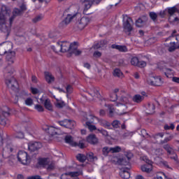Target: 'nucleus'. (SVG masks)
<instances>
[{
	"label": "nucleus",
	"mask_w": 179,
	"mask_h": 179,
	"mask_svg": "<svg viewBox=\"0 0 179 179\" xmlns=\"http://www.w3.org/2000/svg\"><path fill=\"white\" fill-rule=\"evenodd\" d=\"M20 10H21V12L22 13H24L25 12V10H27V7H26V5L24 4H22L20 6Z\"/></svg>",
	"instance_id": "nucleus-59"
},
{
	"label": "nucleus",
	"mask_w": 179,
	"mask_h": 179,
	"mask_svg": "<svg viewBox=\"0 0 179 179\" xmlns=\"http://www.w3.org/2000/svg\"><path fill=\"white\" fill-rule=\"evenodd\" d=\"M123 29L124 33L127 36H131L132 31H134V27H132V19L131 17H124L123 19Z\"/></svg>",
	"instance_id": "nucleus-7"
},
{
	"label": "nucleus",
	"mask_w": 179,
	"mask_h": 179,
	"mask_svg": "<svg viewBox=\"0 0 179 179\" xmlns=\"http://www.w3.org/2000/svg\"><path fill=\"white\" fill-rule=\"evenodd\" d=\"M113 76H117V78H122V72L119 69H115L113 71Z\"/></svg>",
	"instance_id": "nucleus-38"
},
{
	"label": "nucleus",
	"mask_w": 179,
	"mask_h": 179,
	"mask_svg": "<svg viewBox=\"0 0 179 179\" xmlns=\"http://www.w3.org/2000/svg\"><path fill=\"white\" fill-rule=\"evenodd\" d=\"M45 78L46 82L48 83H52L55 80V78L52 76V74L50 72H45Z\"/></svg>",
	"instance_id": "nucleus-26"
},
{
	"label": "nucleus",
	"mask_w": 179,
	"mask_h": 179,
	"mask_svg": "<svg viewBox=\"0 0 179 179\" xmlns=\"http://www.w3.org/2000/svg\"><path fill=\"white\" fill-rule=\"evenodd\" d=\"M99 132H100V134H101L103 136H108V131H107V130L103 129H98Z\"/></svg>",
	"instance_id": "nucleus-51"
},
{
	"label": "nucleus",
	"mask_w": 179,
	"mask_h": 179,
	"mask_svg": "<svg viewBox=\"0 0 179 179\" xmlns=\"http://www.w3.org/2000/svg\"><path fill=\"white\" fill-rule=\"evenodd\" d=\"M109 110V117H113L114 115V108H113V105L107 106Z\"/></svg>",
	"instance_id": "nucleus-47"
},
{
	"label": "nucleus",
	"mask_w": 179,
	"mask_h": 179,
	"mask_svg": "<svg viewBox=\"0 0 179 179\" xmlns=\"http://www.w3.org/2000/svg\"><path fill=\"white\" fill-rule=\"evenodd\" d=\"M46 170L48 171H52V170H55V162H51L48 163L47 166L45 167Z\"/></svg>",
	"instance_id": "nucleus-36"
},
{
	"label": "nucleus",
	"mask_w": 179,
	"mask_h": 179,
	"mask_svg": "<svg viewBox=\"0 0 179 179\" xmlns=\"http://www.w3.org/2000/svg\"><path fill=\"white\" fill-rule=\"evenodd\" d=\"M141 171L144 173H150L152 171V165L146 164L141 166Z\"/></svg>",
	"instance_id": "nucleus-32"
},
{
	"label": "nucleus",
	"mask_w": 179,
	"mask_h": 179,
	"mask_svg": "<svg viewBox=\"0 0 179 179\" xmlns=\"http://www.w3.org/2000/svg\"><path fill=\"white\" fill-rule=\"evenodd\" d=\"M6 54V60L8 61V62H9V64H13V62H15V57H16V52L11 50Z\"/></svg>",
	"instance_id": "nucleus-20"
},
{
	"label": "nucleus",
	"mask_w": 179,
	"mask_h": 179,
	"mask_svg": "<svg viewBox=\"0 0 179 179\" xmlns=\"http://www.w3.org/2000/svg\"><path fill=\"white\" fill-rule=\"evenodd\" d=\"M121 101H122L124 104H128L129 103V99L127 96H122L121 98Z\"/></svg>",
	"instance_id": "nucleus-58"
},
{
	"label": "nucleus",
	"mask_w": 179,
	"mask_h": 179,
	"mask_svg": "<svg viewBox=\"0 0 179 179\" xmlns=\"http://www.w3.org/2000/svg\"><path fill=\"white\" fill-rule=\"evenodd\" d=\"M171 141V137L166 138L164 140L161 141V145H164V143H167V142H170Z\"/></svg>",
	"instance_id": "nucleus-64"
},
{
	"label": "nucleus",
	"mask_w": 179,
	"mask_h": 179,
	"mask_svg": "<svg viewBox=\"0 0 179 179\" xmlns=\"http://www.w3.org/2000/svg\"><path fill=\"white\" fill-rule=\"evenodd\" d=\"M155 104L149 103L146 106V114H153L155 113Z\"/></svg>",
	"instance_id": "nucleus-27"
},
{
	"label": "nucleus",
	"mask_w": 179,
	"mask_h": 179,
	"mask_svg": "<svg viewBox=\"0 0 179 179\" xmlns=\"http://www.w3.org/2000/svg\"><path fill=\"white\" fill-rule=\"evenodd\" d=\"M122 149L120 146H115L114 148H110V153H120Z\"/></svg>",
	"instance_id": "nucleus-39"
},
{
	"label": "nucleus",
	"mask_w": 179,
	"mask_h": 179,
	"mask_svg": "<svg viewBox=\"0 0 179 179\" xmlns=\"http://www.w3.org/2000/svg\"><path fill=\"white\" fill-rule=\"evenodd\" d=\"M66 92L69 94H71V93H72V90H73V88H72V86L71 85H67V87H66Z\"/></svg>",
	"instance_id": "nucleus-61"
},
{
	"label": "nucleus",
	"mask_w": 179,
	"mask_h": 179,
	"mask_svg": "<svg viewBox=\"0 0 179 179\" xmlns=\"http://www.w3.org/2000/svg\"><path fill=\"white\" fill-rule=\"evenodd\" d=\"M114 128H120V125H121V123H120V121L118 120H114L112 124H110Z\"/></svg>",
	"instance_id": "nucleus-48"
},
{
	"label": "nucleus",
	"mask_w": 179,
	"mask_h": 179,
	"mask_svg": "<svg viewBox=\"0 0 179 179\" xmlns=\"http://www.w3.org/2000/svg\"><path fill=\"white\" fill-rule=\"evenodd\" d=\"M94 120H98V118L92 114L87 115V117L84 118V121H86V122H90V124H94Z\"/></svg>",
	"instance_id": "nucleus-29"
},
{
	"label": "nucleus",
	"mask_w": 179,
	"mask_h": 179,
	"mask_svg": "<svg viewBox=\"0 0 179 179\" xmlns=\"http://www.w3.org/2000/svg\"><path fill=\"white\" fill-rule=\"evenodd\" d=\"M117 106H120V110H123V111H125V110L128 108V106H127V105H125L124 103H119L117 104Z\"/></svg>",
	"instance_id": "nucleus-57"
},
{
	"label": "nucleus",
	"mask_w": 179,
	"mask_h": 179,
	"mask_svg": "<svg viewBox=\"0 0 179 179\" xmlns=\"http://www.w3.org/2000/svg\"><path fill=\"white\" fill-rule=\"evenodd\" d=\"M81 5H83L84 10V15H92V13L87 12L93 5H99L101 2V0H80V1Z\"/></svg>",
	"instance_id": "nucleus-4"
},
{
	"label": "nucleus",
	"mask_w": 179,
	"mask_h": 179,
	"mask_svg": "<svg viewBox=\"0 0 179 179\" xmlns=\"http://www.w3.org/2000/svg\"><path fill=\"white\" fill-rule=\"evenodd\" d=\"M99 124L101 127H103V128H106V129H113L111 127V123L107 120H101L99 121Z\"/></svg>",
	"instance_id": "nucleus-25"
},
{
	"label": "nucleus",
	"mask_w": 179,
	"mask_h": 179,
	"mask_svg": "<svg viewBox=\"0 0 179 179\" xmlns=\"http://www.w3.org/2000/svg\"><path fill=\"white\" fill-rule=\"evenodd\" d=\"M111 48L120 51V52H128V48H127L125 45L113 44L111 45Z\"/></svg>",
	"instance_id": "nucleus-22"
},
{
	"label": "nucleus",
	"mask_w": 179,
	"mask_h": 179,
	"mask_svg": "<svg viewBox=\"0 0 179 179\" xmlns=\"http://www.w3.org/2000/svg\"><path fill=\"white\" fill-rule=\"evenodd\" d=\"M83 174V172L82 171L67 172L62 175L61 179H62V177H64V176H70V177L76 178L79 177V176H82Z\"/></svg>",
	"instance_id": "nucleus-23"
},
{
	"label": "nucleus",
	"mask_w": 179,
	"mask_h": 179,
	"mask_svg": "<svg viewBox=\"0 0 179 179\" xmlns=\"http://www.w3.org/2000/svg\"><path fill=\"white\" fill-rule=\"evenodd\" d=\"M90 22V19L87 17H83L80 21L77 23V26L79 29V30H83V28L89 24Z\"/></svg>",
	"instance_id": "nucleus-15"
},
{
	"label": "nucleus",
	"mask_w": 179,
	"mask_h": 179,
	"mask_svg": "<svg viewBox=\"0 0 179 179\" xmlns=\"http://www.w3.org/2000/svg\"><path fill=\"white\" fill-rule=\"evenodd\" d=\"M58 124H59L61 127H64V128H69V129H72V128H74L75 125H76V123L74 121L67 119L59 121Z\"/></svg>",
	"instance_id": "nucleus-12"
},
{
	"label": "nucleus",
	"mask_w": 179,
	"mask_h": 179,
	"mask_svg": "<svg viewBox=\"0 0 179 179\" xmlns=\"http://www.w3.org/2000/svg\"><path fill=\"white\" fill-rule=\"evenodd\" d=\"M13 72H15L13 69L11 67H7V69L5 70L4 76L6 78V85H7L8 87L11 89V90L16 92L19 89V84H17L16 78L10 77L12 75H13Z\"/></svg>",
	"instance_id": "nucleus-2"
},
{
	"label": "nucleus",
	"mask_w": 179,
	"mask_h": 179,
	"mask_svg": "<svg viewBox=\"0 0 179 179\" xmlns=\"http://www.w3.org/2000/svg\"><path fill=\"white\" fill-rule=\"evenodd\" d=\"M35 110H37L38 113H43V111H44V108L41 105L36 104L35 105Z\"/></svg>",
	"instance_id": "nucleus-50"
},
{
	"label": "nucleus",
	"mask_w": 179,
	"mask_h": 179,
	"mask_svg": "<svg viewBox=\"0 0 179 179\" xmlns=\"http://www.w3.org/2000/svg\"><path fill=\"white\" fill-rule=\"evenodd\" d=\"M99 47L101 48H106V46L107 45V41L103 40L99 42Z\"/></svg>",
	"instance_id": "nucleus-52"
},
{
	"label": "nucleus",
	"mask_w": 179,
	"mask_h": 179,
	"mask_svg": "<svg viewBox=\"0 0 179 179\" xmlns=\"http://www.w3.org/2000/svg\"><path fill=\"white\" fill-rule=\"evenodd\" d=\"M90 94H91V96H92V97H99V96H100V93L96 89H93L92 90V93Z\"/></svg>",
	"instance_id": "nucleus-49"
},
{
	"label": "nucleus",
	"mask_w": 179,
	"mask_h": 179,
	"mask_svg": "<svg viewBox=\"0 0 179 179\" xmlns=\"http://www.w3.org/2000/svg\"><path fill=\"white\" fill-rule=\"evenodd\" d=\"M130 62L133 66H138V68H145L146 66V62L139 61V59L136 57H132Z\"/></svg>",
	"instance_id": "nucleus-13"
},
{
	"label": "nucleus",
	"mask_w": 179,
	"mask_h": 179,
	"mask_svg": "<svg viewBox=\"0 0 179 179\" xmlns=\"http://www.w3.org/2000/svg\"><path fill=\"white\" fill-rule=\"evenodd\" d=\"M144 99H145L144 96L136 94L133 97V101H134L135 103H141L143 101Z\"/></svg>",
	"instance_id": "nucleus-31"
},
{
	"label": "nucleus",
	"mask_w": 179,
	"mask_h": 179,
	"mask_svg": "<svg viewBox=\"0 0 179 179\" xmlns=\"http://www.w3.org/2000/svg\"><path fill=\"white\" fill-rule=\"evenodd\" d=\"M87 159L90 160V162H93V160H97V157H94L92 152L87 155Z\"/></svg>",
	"instance_id": "nucleus-44"
},
{
	"label": "nucleus",
	"mask_w": 179,
	"mask_h": 179,
	"mask_svg": "<svg viewBox=\"0 0 179 179\" xmlns=\"http://www.w3.org/2000/svg\"><path fill=\"white\" fill-rule=\"evenodd\" d=\"M26 106H33V99L31 98H27L25 100Z\"/></svg>",
	"instance_id": "nucleus-53"
},
{
	"label": "nucleus",
	"mask_w": 179,
	"mask_h": 179,
	"mask_svg": "<svg viewBox=\"0 0 179 179\" xmlns=\"http://www.w3.org/2000/svg\"><path fill=\"white\" fill-rule=\"evenodd\" d=\"M15 138H17L18 139H23V138H24V134L20 131L16 134Z\"/></svg>",
	"instance_id": "nucleus-56"
},
{
	"label": "nucleus",
	"mask_w": 179,
	"mask_h": 179,
	"mask_svg": "<svg viewBox=\"0 0 179 179\" xmlns=\"http://www.w3.org/2000/svg\"><path fill=\"white\" fill-rule=\"evenodd\" d=\"M64 141L66 143H69L71 146H78L80 149H83V148H85V141L81 140L79 141V143H78L73 141L72 136H66Z\"/></svg>",
	"instance_id": "nucleus-10"
},
{
	"label": "nucleus",
	"mask_w": 179,
	"mask_h": 179,
	"mask_svg": "<svg viewBox=\"0 0 179 179\" xmlns=\"http://www.w3.org/2000/svg\"><path fill=\"white\" fill-rule=\"evenodd\" d=\"M41 20H43V15H36L32 19L33 23H38V22H41Z\"/></svg>",
	"instance_id": "nucleus-40"
},
{
	"label": "nucleus",
	"mask_w": 179,
	"mask_h": 179,
	"mask_svg": "<svg viewBox=\"0 0 179 179\" xmlns=\"http://www.w3.org/2000/svg\"><path fill=\"white\" fill-rule=\"evenodd\" d=\"M2 114L3 115H4V117H9L10 115V110H9V108L8 107H4L2 111Z\"/></svg>",
	"instance_id": "nucleus-45"
},
{
	"label": "nucleus",
	"mask_w": 179,
	"mask_h": 179,
	"mask_svg": "<svg viewBox=\"0 0 179 179\" xmlns=\"http://www.w3.org/2000/svg\"><path fill=\"white\" fill-rule=\"evenodd\" d=\"M163 71H164V75L166 76V78H170V76H171V75H173V70H171V69L165 68V69H164Z\"/></svg>",
	"instance_id": "nucleus-37"
},
{
	"label": "nucleus",
	"mask_w": 179,
	"mask_h": 179,
	"mask_svg": "<svg viewBox=\"0 0 179 179\" xmlns=\"http://www.w3.org/2000/svg\"><path fill=\"white\" fill-rule=\"evenodd\" d=\"M15 150V145L12 144V143L9 142L6 144V146L3 148L1 152V156L3 159H9V157H12L13 155H10L12 152Z\"/></svg>",
	"instance_id": "nucleus-8"
},
{
	"label": "nucleus",
	"mask_w": 179,
	"mask_h": 179,
	"mask_svg": "<svg viewBox=\"0 0 179 179\" xmlns=\"http://www.w3.org/2000/svg\"><path fill=\"white\" fill-rule=\"evenodd\" d=\"M149 16L150 17V19L152 20H153V22H156V20H157V14L155 12H150L149 13Z\"/></svg>",
	"instance_id": "nucleus-43"
},
{
	"label": "nucleus",
	"mask_w": 179,
	"mask_h": 179,
	"mask_svg": "<svg viewBox=\"0 0 179 179\" xmlns=\"http://www.w3.org/2000/svg\"><path fill=\"white\" fill-rule=\"evenodd\" d=\"M21 15H23V13L20 10V9L14 8L13 11V16L9 19L10 24H12L16 16H20Z\"/></svg>",
	"instance_id": "nucleus-18"
},
{
	"label": "nucleus",
	"mask_w": 179,
	"mask_h": 179,
	"mask_svg": "<svg viewBox=\"0 0 179 179\" xmlns=\"http://www.w3.org/2000/svg\"><path fill=\"white\" fill-rule=\"evenodd\" d=\"M87 142L91 145H96V143H99V138L94 134H90L87 137Z\"/></svg>",
	"instance_id": "nucleus-19"
},
{
	"label": "nucleus",
	"mask_w": 179,
	"mask_h": 179,
	"mask_svg": "<svg viewBox=\"0 0 179 179\" xmlns=\"http://www.w3.org/2000/svg\"><path fill=\"white\" fill-rule=\"evenodd\" d=\"M73 48V43H70L68 41L57 42L55 46H52V49L55 52H68L71 54L72 48Z\"/></svg>",
	"instance_id": "nucleus-3"
},
{
	"label": "nucleus",
	"mask_w": 179,
	"mask_h": 179,
	"mask_svg": "<svg viewBox=\"0 0 179 179\" xmlns=\"http://www.w3.org/2000/svg\"><path fill=\"white\" fill-rule=\"evenodd\" d=\"M50 162V159L47 158H41L38 160V164L40 166H43V167L46 168L48 166V163Z\"/></svg>",
	"instance_id": "nucleus-30"
},
{
	"label": "nucleus",
	"mask_w": 179,
	"mask_h": 179,
	"mask_svg": "<svg viewBox=\"0 0 179 179\" xmlns=\"http://www.w3.org/2000/svg\"><path fill=\"white\" fill-rule=\"evenodd\" d=\"M85 124L90 131H96L97 129L94 125L92 124V123L86 122Z\"/></svg>",
	"instance_id": "nucleus-46"
},
{
	"label": "nucleus",
	"mask_w": 179,
	"mask_h": 179,
	"mask_svg": "<svg viewBox=\"0 0 179 179\" xmlns=\"http://www.w3.org/2000/svg\"><path fill=\"white\" fill-rule=\"evenodd\" d=\"M59 131V130H58V129H57L54 127H48L46 129V131L48 132V134H49V135H50L51 136L57 135Z\"/></svg>",
	"instance_id": "nucleus-24"
},
{
	"label": "nucleus",
	"mask_w": 179,
	"mask_h": 179,
	"mask_svg": "<svg viewBox=\"0 0 179 179\" xmlns=\"http://www.w3.org/2000/svg\"><path fill=\"white\" fill-rule=\"evenodd\" d=\"M49 37H50V38H52L53 40H57V38H58V36L57 35V34L55 32H52V33L49 34Z\"/></svg>",
	"instance_id": "nucleus-54"
},
{
	"label": "nucleus",
	"mask_w": 179,
	"mask_h": 179,
	"mask_svg": "<svg viewBox=\"0 0 179 179\" xmlns=\"http://www.w3.org/2000/svg\"><path fill=\"white\" fill-rule=\"evenodd\" d=\"M149 18H148V16L143 15L140 17L136 21V27H143V26L146 25V23H148V20Z\"/></svg>",
	"instance_id": "nucleus-16"
},
{
	"label": "nucleus",
	"mask_w": 179,
	"mask_h": 179,
	"mask_svg": "<svg viewBox=\"0 0 179 179\" xmlns=\"http://www.w3.org/2000/svg\"><path fill=\"white\" fill-rule=\"evenodd\" d=\"M129 160H131V154L126 155L123 158H120L117 160V163L120 166H128L129 164Z\"/></svg>",
	"instance_id": "nucleus-17"
},
{
	"label": "nucleus",
	"mask_w": 179,
	"mask_h": 179,
	"mask_svg": "<svg viewBox=\"0 0 179 179\" xmlns=\"http://www.w3.org/2000/svg\"><path fill=\"white\" fill-rule=\"evenodd\" d=\"M45 108L49 111H52V105L51 104V101L50 99H46L44 103Z\"/></svg>",
	"instance_id": "nucleus-34"
},
{
	"label": "nucleus",
	"mask_w": 179,
	"mask_h": 179,
	"mask_svg": "<svg viewBox=\"0 0 179 179\" xmlns=\"http://www.w3.org/2000/svg\"><path fill=\"white\" fill-rule=\"evenodd\" d=\"M13 48V43L12 42H4L0 44V55H5L10 52Z\"/></svg>",
	"instance_id": "nucleus-9"
},
{
	"label": "nucleus",
	"mask_w": 179,
	"mask_h": 179,
	"mask_svg": "<svg viewBox=\"0 0 179 179\" xmlns=\"http://www.w3.org/2000/svg\"><path fill=\"white\" fill-rule=\"evenodd\" d=\"M78 17H80V14H79L78 11L71 12L67 14L66 17L59 24V27H66L72 20H75V19H78Z\"/></svg>",
	"instance_id": "nucleus-5"
},
{
	"label": "nucleus",
	"mask_w": 179,
	"mask_h": 179,
	"mask_svg": "<svg viewBox=\"0 0 179 179\" xmlns=\"http://www.w3.org/2000/svg\"><path fill=\"white\" fill-rule=\"evenodd\" d=\"M43 148V145L40 142H31L28 144V150L29 152H37Z\"/></svg>",
	"instance_id": "nucleus-14"
},
{
	"label": "nucleus",
	"mask_w": 179,
	"mask_h": 179,
	"mask_svg": "<svg viewBox=\"0 0 179 179\" xmlns=\"http://www.w3.org/2000/svg\"><path fill=\"white\" fill-rule=\"evenodd\" d=\"M73 48L71 49V52L68 55V57H71L72 54H74L75 55H80L82 54V50H78V45H76V43L74 42L73 45Z\"/></svg>",
	"instance_id": "nucleus-21"
},
{
	"label": "nucleus",
	"mask_w": 179,
	"mask_h": 179,
	"mask_svg": "<svg viewBox=\"0 0 179 179\" xmlns=\"http://www.w3.org/2000/svg\"><path fill=\"white\" fill-rule=\"evenodd\" d=\"M9 15L8 8L5 6H1V10L0 13V31L6 34V37L10 34V26L12 24H6V16Z\"/></svg>",
	"instance_id": "nucleus-1"
},
{
	"label": "nucleus",
	"mask_w": 179,
	"mask_h": 179,
	"mask_svg": "<svg viewBox=\"0 0 179 179\" xmlns=\"http://www.w3.org/2000/svg\"><path fill=\"white\" fill-rule=\"evenodd\" d=\"M102 152L103 156H108V153H111L110 148L104 147L102 150Z\"/></svg>",
	"instance_id": "nucleus-42"
},
{
	"label": "nucleus",
	"mask_w": 179,
	"mask_h": 179,
	"mask_svg": "<svg viewBox=\"0 0 179 179\" xmlns=\"http://www.w3.org/2000/svg\"><path fill=\"white\" fill-rule=\"evenodd\" d=\"M163 149L166 150L169 159L174 160V162H178V155H177L176 150H174V147H173V145H171L170 144H165L163 145Z\"/></svg>",
	"instance_id": "nucleus-6"
},
{
	"label": "nucleus",
	"mask_w": 179,
	"mask_h": 179,
	"mask_svg": "<svg viewBox=\"0 0 179 179\" xmlns=\"http://www.w3.org/2000/svg\"><path fill=\"white\" fill-rule=\"evenodd\" d=\"M152 79L154 80V86H161L162 83H163L160 77H152Z\"/></svg>",
	"instance_id": "nucleus-35"
},
{
	"label": "nucleus",
	"mask_w": 179,
	"mask_h": 179,
	"mask_svg": "<svg viewBox=\"0 0 179 179\" xmlns=\"http://www.w3.org/2000/svg\"><path fill=\"white\" fill-rule=\"evenodd\" d=\"M18 162L22 164L26 165L30 163V159L27 155V152L24 151H20L17 154Z\"/></svg>",
	"instance_id": "nucleus-11"
},
{
	"label": "nucleus",
	"mask_w": 179,
	"mask_h": 179,
	"mask_svg": "<svg viewBox=\"0 0 179 179\" xmlns=\"http://www.w3.org/2000/svg\"><path fill=\"white\" fill-rule=\"evenodd\" d=\"M120 176L121 178L128 179L129 177H131V173H129V171H126L125 169H122L120 172Z\"/></svg>",
	"instance_id": "nucleus-28"
},
{
	"label": "nucleus",
	"mask_w": 179,
	"mask_h": 179,
	"mask_svg": "<svg viewBox=\"0 0 179 179\" xmlns=\"http://www.w3.org/2000/svg\"><path fill=\"white\" fill-rule=\"evenodd\" d=\"M94 57H95V58H100V57H101V52H99V51H95L93 54Z\"/></svg>",
	"instance_id": "nucleus-63"
},
{
	"label": "nucleus",
	"mask_w": 179,
	"mask_h": 179,
	"mask_svg": "<svg viewBox=\"0 0 179 179\" xmlns=\"http://www.w3.org/2000/svg\"><path fill=\"white\" fill-rule=\"evenodd\" d=\"M117 96L115 93H112L110 94V101H117Z\"/></svg>",
	"instance_id": "nucleus-55"
},
{
	"label": "nucleus",
	"mask_w": 179,
	"mask_h": 179,
	"mask_svg": "<svg viewBox=\"0 0 179 179\" xmlns=\"http://www.w3.org/2000/svg\"><path fill=\"white\" fill-rule=\"evenodd\" d=\"M155 155H156V156H163V155H164V150L162 148H157L155 150Z\"/></svg>",
	"instance_id": "nucleus-41"
},
{
	"label": "nucleus",
	"mask_w": 179,
	"mask_h": 179,
	"mask_svg": "<svg viewBox=\"0 0 179 179\" xmlns=\"http://www.w3.org/2000/svg\"><path fill=\"white\" fill-rule=\"evenodd\" d=\"M76 159L77 160H78V162H80V163H85L87 157L83 154H78L76 155Z\"/></svg>",
	"instance_id": "nucleus-33"
},
{
	"label": "nucleus",
	"mask_w": 179,
	"mask_h": 179,
	"mask_svg": "<svg viewBox=\"0 0 179 179\" xmlns=\"http://www.w3.org/2000/svg\"><path fill=\"white\" fill-rule=\"evenodd\" d=\"M159 15L161 17H164V16H166V15H167V9L160 11Z\"/></svg>",
	"instance_id": "nucleus-60"
},
{
	"label": "nucleus",
	"mask_w": 179,
	"mask_h": 179,
	"mask_svg": "<svg viewBox=\"0 0 179 179\" xmlns=\"http://www.w3.org/2000/svg\"><path fill=\"white\" fill-rule=\"evenodd\" d=\"M31 92L32 94H38L39 93V91L37 88L31 87Z\"/></svg>",
	"instance_id": "nucleus-62"
}]
</instances>
